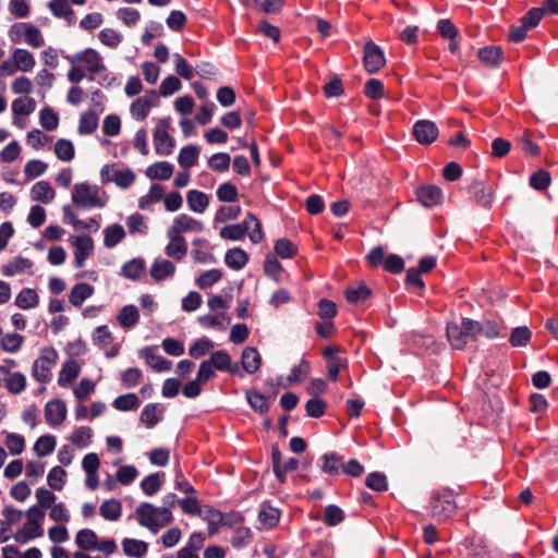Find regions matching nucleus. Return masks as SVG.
<instances>
[{
	"instance_id": "nucleus-1",
	"label": "nucleus",
	"mask_w": 558,
	"mask_h": 558,
	"mask_svg": "<svg viewBox=\"0 0 558 558\" xmlns=\"http://www.w3.org/2000/svg\"><path fill=\"white\" fill-rule=\"evenodd\" d=\"M65 59L70 64H80L85 70L89 81H95L99 77L98 83L105 87H111L117 84L114 74L108 71L102 56L94 48H86L74 54L66 56Z\"/></svg>"
},
{
	"instance_id": "nucleus-2",
	"label": "nucleus",
	"mask_w": 558,
	"mask_h": 558,
	"mask_svg": "<svg viewBox=\"0 0 558 558\" xmlns=\"http://www.w3.org/2000/svg\"><path fill=\"white\" fill-rule=\"evenodd\" d=\"M248 234L250 240L257 244L263 241L264 233L257 217L248 213L242 223L228 225L221 228L219 234L222 239L239 241Z\"/></svg>"
},
{
	"instance_id": "nucleus-3",
	"label": "nucleus",
	"mask_w": 558,
	"mask_h": 558,
	"mask_svg": "<svg viewBox=\"0 0 558 558\" xmlns=\"http://www.w3.org/2000/svg\"><path fill=\"white\" fill-rule=\"evenodd\" d=\"M135 513L138 517V524L154 534L172 520V512L169 508H158L149 502H142Z\"/></svg>"
},
{
	"instance_id": "nucleus-4",
	"label": "nucleus",
	"mask_w": 558,
	"mask_h": 558,
	"mask_svg": "<svg viewBox=\"0 0 558 558\" xmlns=\"http://www.w3.org/2000/svg\"><path fill=\"white\" fill-rule=\"evenodd\" d=\"M73 204L83 209L102 208L107 204L105 193L97 185L76 183L72 192Z\"/></svg>"
},
{
	"instance_id": "nucleus-5",
	"label": "nucleus",
	"mask_w": 558,
	"mask_h": 558,
	"mask_svg": "<svg viewBox=\"0 0 558 558\" xmlns=\"http://www.w3.org/2000/svg\"><path fill=\"white\" fill-rule=\"evenodd\" d=\"M25 517L26 522L14 535L15 541L22 544L44 535L43 521L45 512L38 509V507L32 506L25 512Z\"/></svg>"
},
{
	"instance_id": "nucleus-6",
	"label": "nucleus",
	"mask_w": 558,
	"mask_h": 558,
	"mask_svg": "<svg viewBox=\"0 0 558 558\" xmlns=\"http://www.w3.org/2000/svg\"><path fill=\"white\" fill-rule=\"evenodd\" d=\"M475 320L463 318L460 324L449 323L447 325V338L453 349L462 350L470 340H476L474 330Z\"/></svg>"
},
{
	"instance_id": "nucleus-7",
	"label": "nucleus",
	"mask_w": 558,
	"mask_h": 558,
	"mask_svg": "<svg viewBox=\"0 0 558 558\" xmlns=\"http://www.w3.org/2000/svg\"><path fill=\"white\" fill-rule=\"evenodd\" d=\"M58 352L52 348H44L32 366V376L39 383L46 384L51 379V369L57 364Z\"/></svg>"
},
{
	"instance_id": "nucleus-8",
	"label": "nucleus",
	"mask_w": 558,
	"mask_h": 558,
	"mask_svg": "<svg viewBox=\"0 0 558 558\" xmlns=\"http://www.w3.org/2000/svg\"><path fill=\"white\" fill-rule=\"evenodd\" d=\"M170 124V118H162L155 128L153 141L156 154L159 156H169L173 151L174 140L169 135Z\"/></svg>"
},
{
	"instance_id": "nucleus-9",
	"label": "nucleus",
	"mask_w": 558,
	"mask_h": 558,
	"mask_svg": "<svg viewBox=\"0 0 558 558\" xmlns=\"http://www.w3.org/2000/svg\"><path fill=\"white\" fill-rule=\"evenodd\" d=\"M456 508V500L451 490L442 489L433 495L430 500V511L433 517L439 519L449 518L454 513Z\"/></svg>"
},
{
	"instance_id": "nucleus-10",
	"label": "nucleus",
	"mask_w": 558,
	"mask_h": 558,
	"mask_svg": "<svg viewBox=\"0 0 558 558\" xmlns=\"http://www.w3.org/2000/svg\"><path fill=\"white\" fill-rule=\"evenodd\" d=\"M101 179L104 182H114L119 187L128 189L135 181V173L129 168H119L116 166H106L101 169Z\"/></svg>"
},
{
	"instance_id": "nucleus-11",
	"label": "nucleus",
	"mask_w": 558,
	"mask_h": 558,
	"mask_svg": "<svg viewBox=\"0 0 558 558\" xmlns=\"http://www.w3.org/2000/svg\"><path fill=\"white\" fill-rule=\"evenodd\" d=\"M69 241L74 248V266L82 268L94 251V241L89 235H72Z\"/></svg>"
},
{
	"instance_id": "nucleus-12",
	"label": "nucleus",
	"mask_w": 558,
	"mask_h": 558,
	"mask_svg": "<svg viewBox=\"0 0 558 558\" xmlns=\"http://www.w3.org/2000/svg\"><path fill=\"white\" fill-rule=\"evenodd\" d=\"M74 5H84L87 0H70ZM48 9L54 17L64 19L69 26L75 24V13L69 0H50Z\"/></svg>"
},
{
	"instance_id": "nucleus-13",
	"label": "nucleus",
	"mask_w": 558,
	"mask_h": 558,
	"mask_svg": "<svg viewBox=\"0 0 558 558\" xmlns=\"http://www.w3.org/2000/svg\"><path fill=\"white\" fill-rule=\"evenodd\" d=\"M469 193L475 203L485 208L490 209L495 199V189L486 185L483 180H474L469 186Z\"/></svg>"
},
{
	"instance_id": "nucleus-14",
	"label": "nucleus",
	"mask_w": 558,
	"mask_h": 558,
	"mask_svg": "<svg viewBox=\"0 0 558 558\" xmlns=\"http://www.w3.org/2000/svg\"><path fill=\"white\" fill-rule=\"evenodd\" d=\"M93 342L99 347L107 357H114L119 353V348L113 343V336L108 326H98L93 333Z\"/></svg>"
},
{
	"instance_id": "nucleus-15",
	"label": "nucleus",
	"mask_w": 558,
	"mask_h": 558,
	"mask_svg": "<svg viewBox=\"0 0 558 558\" xmlns=\"http://www.w3.org/2000/svg\"><path fill=\"white\" fill-rule=\"evenodd\" d=\"M363 63L368 73L379 71L386 63L383 50L372 41L366 43L364 46Z\"/></svg>"
},
{
	"instance_id": "nucleus-16",
	"label": "nucleus",
	"mask_w": 558,
	"mask_h": 558,
	"mask_svg": "<svg viewBox=\"0 0 558 558\" xmlns=\"http://www.w3.org/2000/svg\"><path fill=\"white\" fill-rule=\"evenodd\" d=\"M158 96L155 90L145 94L142 97H138L135 101L132 102L130 107V112L132 117L137 121H143L147 118L151 108L157 106Z\"/></svg>"
},
{
	"instance_id": "nucleus-17",
	"label": "nucleus",
	"mask_w": 558,
	"mask_h": 558,
	"mask_svg": "<svg viewBox=\"0 0 558 558\" xmlns=\"http://www.w3.org/2000/svg\"><path fill=\"white\" fill-rule=\"evenodd\" d=\"M413 136L422 145H428L436 141L439 134L437 125L429 120H418L413 125Z\"/></svg>"
},
{
	"instance_id": "nucleus-18",
	"label": "nucleus",
	"mask_w": 558,
	"mask_h": 558,
	"mask_svg": "<svg viewBox=\"0 0 558 558\" xmlns=\"http://www.w3.org/2000/svg\"><path fill=\"white\" fill-rule=\"evenodd\" d=\"M68 409L61 399L50 400L45 405V418L51 426H60L66 418Z\"/></svg>"
},
{
	"instance_id": "nucleus-19",
	"label": "nucleus",
	"mask_w": 558,
	"mask_h": 558,
	"mask_svg": "<svg viewBox=\"0 0 558 558\" xmlns=\"http://www.w3.org/2000/svg\"><path fill=\"white\" fill-rule=\"evenodd\" d=\"M167 238L169 243L165 248L166 255L175 260H182L187 253V244L184 236L167 229Z\"/></svg>"
},
{
	"instance_id": "nucleus-20",
	"label": "nucleus",
	"mask_w": 558,
	"mask_h": 558,
	"mask_svg": "<svg viewBox=\"0 0 558 558\" xmlns=\"http://www.w3.org/2000/svg\"><path fill=\"white\" fill-rule=\"evenodd\" d=\"M168 229L182 235L184 232H202L204 225L202 221L186 214H181L174 218L172 226H170Z\"/></svg>"
},
{
	"instance_id": "nucleus-21",
	"label": "nucleus",
	"mask_w": 558,
	"mask_h": 558,
	"mask_svg": "<svg viewBox=\"0 0 558 558\" xmlns=\"http://www.w3.org/2000/svg\"><path fill=\"white\" fill-rule=\"evenodd\" d=\"M157 347H144L140 351V355L145 359L146 363L157 372H167L172 367V363L157 353Z\"/></svg>"
},
{
	"instance_id": "nucleus-22",
	"label": "nucleus",
	"mask_w": 558,
	"mask_h": 558,
	"mask_svg": "<svg viewBox=\"0 0 558 558\" xmlns=\"http://www.w3.org/2000/svg\"><path fill=\"white\" fill-rule=\"evenodd\" d=\"M34 263L25 257L16 256L2 266L1 272L5 277H13L20 274H33Z\"/></svg>"
},
{
	"instance_id": "nucleus-23",
	"label": "nucleus",
	"mask_w": 558,
	"mask_h": 558,
	"mask_svg": "<svg viewBox=\"0 0 558 558\" xmlns=\"http://www.w3.org/2000/svg\"><path fill=\"white\" fill-rule=\"evenodd\" d=\"M174 271L175 266L172 262L165 258H158L151 264L149 274L155 281H162L172 277Z\"/></svg>"
},
{
	"instance_id": "nucleus-24",
	"label": "nucleus",
	"mask_w": 558,
	"mask_h": 558,
	"mask_svg": "<svg viewBox=\"0 0 558 558\" xmlns=\"http://www.w3.org/2000/svg\"><path fill=\"white\" fill-rule=\"evenodd\" d=\"M81 366L74 360H68L63 363L58 377V384L61 387H69L80 375Z\"/></svg>"
},
{
	"instance_id": "nucleus-25",
	"label": "nucleus",
	"mask_w": 558,
	"mask_h": 558,
	"mask_svg": "<svg viewBox=\"0 0 558 558\" xmlns=\"http://www.w3.org/2000/svg\"><path fill=\"white\" fill-rule=\"evenodd\" d=\"M12 57L15 62L17 71L27 73L32 72L36 65V60L33 53L23 48H15L12 51Z\"/></svg>"
},
{
	"instance_id": "nucleus-26",
	"label": "nucleus",
	"mask_w": 558,
	"mask_h": 558,
	"mask_svg": "<svg viewBox=\"0 0 558 558\" xmlns=\"http://www.w3.org/2000/svg\"><path fill=\"white\" fill-rule=\"evenodd\" d=\"M165 194L166 190L161 184H151L148 192L140 197L138 208L142 210L149 209L153 204L163 201Z\"/></svg>"
},
{
	"instance_id": "nucleus-27",
	"label": "nucleus",
	"mask_w": 558,
	"mask_h": 558,
	"mask_svg": "<svg viewBox=\"0 0 558 558\" xmlns=\"http://www.w3.org/2000/svg\"><path fill=\"white\" fill-rule=\"evenodd\" d=\"M93 294L94 287L86 282H78L72 287L69 293V302L73 306L80 307Z\"/></svg>"
},
{
	"instance_id": "nucleus-28",
	"label": "nucleus",
	"mask_w": 558,
	"mask_h": 558,
	"mask_svg": "<svg viewBox=\"0 0 558 558\" xmlns=\"http://www.w3.org/2000/svg\"><path fill=\"white\" fill-rule=\"evenodd\" d=\"M56 192L47 181H39L31 189V198L35 202L48 204L53 201Z\"/></svg>"
},
{
	"instance_id": "nucleus-29",
	"label": "nucleus",
	"mask_w": 558,
	"mask_h": 558,
	"mask_svg": "<svg viewBox=\"0 0 558 558\" xmlns=\"http://www.w3.org/2000/svg\"><path fill=\"white\" fill-rule=\"evenodd\" d=\"M241 363L244 371L248 374L256 373L262 364V357L258 351L253 347H247L242 351Z\"/></svg>"
},
{
	"instance_id": "nucleus-30",
	"label": "nucleus",
	"mask_w": 558,
	"mask_h": 558,
	"mask_svg": "<svg viewBox=\"0 0 558 558\" xmlns=\"http://www.w3.org/2000/svg\"><path fill=\"white\" fill-rule=\"evenodd\" d=\"M125 230L119 223H112L104 229V245L113 248L125 238Z\"/></svg>"
},
{
	"instance_id": "nucleus-31",
	"label": "nucleus",
	"mask_w": 558,
	"mask_h": 558,
	"mask_svg": "<svg viewBox=\"0 0 558 558\" xmlns=\"http://www.w3.org/2000/svg\"><path fill=\"white\" fill-rule=\"evenodd\" d=\"M417 198L425 207L436 206L441 199V190L435 185L417 189Z\"/></svg>"
},
{
	"instance_id": "nucleus-32",
	"label": "nucleus",
	"mask_w": 558,
	"mask_h": 558,
	"mask_svg": "<svg viewBox=\"0 0 558 558\" xmlns=\"http://www.w3.org/2000/svg\"><path fill=\"white\" fill-rule=\"evenodd\" d=\"M99 513L107 521H118L122 515V504L116 498L107 499L100 505Z\"/></svg>"
},
{
	"instance_id": "nucleus-33",
	"label": "nucleus",
	"mask_w": 558,
	"mask_h": 558,
	"mask_svg": "<svg viewBox=\"0 0 558 558\" xmlns=\"http://www.w3.org/2000/svg\"><path fill=\"white\" fill-rule=\"evenodd\" d=\"M145 174L150 180H168L173 174V166L168 161H158L150 165Z\"/></svg>"
},
{
	"instance_id": "nucleus-34",
	"label": "nucleus",
	"mask_w": 558,
	"mask_h": 558,
	"mask_svg": "<svg viewBox=\"0 0 558 558\" xmlns=\"http://www.w3.org/2000/svg\"><path fill=\"white\" fill-rule=\"evenodd\" d=\"M248 262V255L242 248L234 247L226 252L225 263L233 270H240L245 267Z\"/></svg>"
},
{
	"instance_id": "nucleus-35",
	"label": "nucleus",
	"mask_w": 558,
	"mask_h": 558,
	"mask_svg": "<svg viewBox=\"0 0 558 558\" xmlns=\"http://www.w3.org/2000/svg\"><path fill=\"white\" fill-rule=\"evenodd\" d=\"M163 409L160 404L149 403L144 407L140 420L146 427L151 428L161 420Z\"/></svg>"
},
{
	"instance_id": "nucleus-36",
	"label": "nucleus",
	"mask_w": 558,
	"mask_h": 558,
	"mask_svg": "<svg viewBox=\"0 0 558 558\" xmlns=\"http://www.w3.org/2000/svg\"><path fill=\"white\" fill-rule=\"evenodd\" d=\"M208 361L213 364L215 369H218V371H228L231 374H235L239 371L238 365L231 364L230 354L222 350L215 351L210 355V359Z\"/></svg>"
},
{
	"instance_id": "nucleus-37",
	"label": "nucleus",
	"mask_w": 558,
	"mask_h": 558,
	"mask_svg": "<svg viewBox=\"0 0 558 558\" xmlns=\"http://www.w3.org/2000/svg\"><path fill=\"white\" fill-rule=\"evenodd\" d=\"M478 59L487 66H498L502 61L504 52L500 47L487 46L478 51Z\"/></svg>"
},
{
	"instance_id": "nucleus-38",
	"label": "nucleus",
	"mask_w": 558,
	"mask_h": 558,
	"mask_svg": "<svg viewBox=\"0 0 558 558\" xmlns=\"http://www.w3.org/2000/svg\"><path fill=\"white\" fill-rule=\"evenodd\" d=\"M186 202H187L189 208L192 211L198 213V214L204 213L209 205L208 196L204 192H201L197 190H191L187 192Z\"/></svg>"
},
{
	"instance_id": "nucleus-39",
	"label": "nucleus",
	"mask_w": 558,
	"mask_h": 558,
	"mask_svg": "<svg viewBox=\"0 0 558 558\" xmlns=\"http://www.w3.org/2000/svg\"><path fill=\"white\" fill-rule=\"evenodd\" d=\"M140 320V312L135 305H125L117 315V322L123 328H132Z\"/></svg>"
},
{
	"instance_id": "nucleus-40",
	"label": "nucleus",
	"mask_w": 558,
	"mask_h": 558,
	"mask_svg": "<svg viewBox=\"0 0 558 558\" xmlns=\"http://www.w3.org/2000/svg\"><path fill=\"white\" fill-rule=\"evenodd\" d=\"M201 149L198 146L190 144L181 148L178 162L182 168H191L197 163Z\"/></svg>"
},
{
	"instance_id": "nucleus-41",
	"label": "nucleus",
	"mask_w": 558,
	"mask_h": 558,
	"mask_svg": "<svg viewBox=\"0 0 558 558\" xmlns=\"http://www.w3.org/2000/svg\"><path fill=\"white\" fill-rule=\"evenodd\" d=\"M15 304L22 310L34 308L39 304V296L34 289L24 288L16 295Z\"/></svg>"
},
{
	"instance_id": "nucleus-42",
	"label": "nucleus",
	"mask_w": 558,
	"mask_h": 558,
	"mask_svg": "<svg viewBox=\"0 0 558 558\" xmlns=\"http://www.w3.org/2000/svg\"><path fill=\"white\" fill-rule=\"evenodd\" d=\"M165 480L163 472H156L147 475L141 482V488L147 496L155 495L160 488Z\"/></svg>"
},
{
	"instance_id": "nucleus-43",
	"label": "nucleus",
	"mask_w": 558,
	"mask_h": 558,
	"mask_svg": "<svg viewBox=\"0 0 558 558\" xmlns=\"http://www.w3.org/2000/svg\"><path fill=\"white\" fill-rule=\"evenodd\" d=\"M98 536L92 529H82L75 535V544L82 550H95Z\"/></svg>"
},
{
	"instance_id": "nucleus-44",
	"label": "nucleus",
	"mask_w": 558,
	"mask_h": 558,
	"mask_svg": "<svg viewBox=\"0 0 558 558\" xmlns=\"http://www.w3.org/2000/svg\"><path fill=\"white\" fill-rule=\"evenodd\" d=\"M279 518L280 512L278 509L266 504L262 505L258 513V520L262 526L271 529L279 522Z\"/></svg>"
},
{
	"instance_id": "nucleus-45",
	"label": "nucleus",
	"mask_w": 558,
	"mask_h": 558,
	"mask_svg": "<svg viewBox=\"0 0 558 558\" xmlns=\"http://www.w3.org/2000/svg\"><path fill=\"white\" fill-rule=\"evenodd\" d=\"M198 323L203 327L207 328H216L218 330H225L227 326L230 324V318L225 314H216V315H203L198 317Z\"/></svg>"
},
{
	"instance_id": "nucleus-46",
	"label": "nucleus",
	"mask_w": 558,
	"mask_h": 558,
	"mask_svg": "<svg viewBox=\"0 0 558 558\" xmlns=\"http://www.w3.org/2000/svg\"><path fill=\"white\" fill-rule=\"evenodd\" d=\"M126 227L131 234L145 235L148 232L147 218L143 215L135 213L126 218Z\"/></svg>"
},
{
	"instance_id": "nucleus-47",
	"label": "nucleus",
	"mask_w": 558,
	"mask_h": 558,
	"mask_svg": "<svg viewBox=\"0 0 558 558\" xmlns=\"http://www.w3.org/2000/svg\"><path fill=\"white\" fill-rule=\"evenodd\" d=\"M123 553L129 557H141L147 553L148 545L144 541L124 538L122 542Z\"/></svg>"
},
{
	"instance_id": "nucleus-48",
	"label": "nucleus",
	"mask_w": 558,
	"mask_h": 558,
	"mask_svg": "<svg viewBox=\"0 0 558 558\" xmlns=\"http://www.w3.org/2000/svg\"><path fill=\"white\" fill-rule=\"evenodd\" d=\"M13 116H29L36 109V101L32 97L16 98L12 101Z\"/></svg>"
},
{
	"instance_id": "nucleus-49",
	"label": "nucleus",
	"mask_w": 558,
	"mask_h": 558,
	"mask_svg": "<svg viewBox=\"0 0 558 558\" xmlns=\"http://www.w3.org/2000/svg\"><path fill=\"white\" fill-rule=\"evenodd\" d=\"M99 41L110 48L117 49L123 40V36L121 33L113 28H102L98 34Z\"/></svg>"
},
{
	"instance_id": "nucleus-50",
	"label": "nucleus",
	"mask_w": 558,
	"mask_h": 558,
	"mask_svg": "<svg viewBox=\"0 0 558 558\" xmlns=\"http://www.w3.org/2000/svg\"><path fill=\"white\" fill-rule=\"evenodd\" d=\"M5 388L12 395H20L26 388V377L21 372H13L5 378Z\"/></svg>"
},
{
	"instance_id": "nucleus-51",
	"label": "nucleus",
	"mask_w": 558,
	"mask_h": 558,
	"mask_svg": "<svg viewBox=\"0 0 558 558\" xmlns=\"http://www.w3.org/2000/svg\"><path fill=\"white\" fill-rule=\"evenodd\" d=\"M343 466V458L336 452H329L323 457L322 469L325 473L337 475Z\"/></svg>"
},
{
	"instance_id": "nucleus-52",
	"label": "nucleus",
	"mask_w": 558,
	"mask_h": 558,
	"mask_svg": "<svg viewBox=\"0 0 558 558\" xmlns=\"http://www.w3.org/2000/svg\"><path fill=\"white\" fill-rule=\"evenodd\" d=\"M92 437V428L87 426H81L71 434L69 440L77 448H86L90 444Z\"/></svg>"
},
{
	"instance_id": "nucleus-53",
	"label": "nucleus",
	"mask_w": 558,
	"mask_h": 558,
	"mask_svg": "<svg viewBox=\"0 0 558 558\" xmlns=\"http://www.w3.org/2000/svg\"><path fill=\"white\" fill-rule=\"evenodd\" d=\"M476 328L474 330L475 339L484 337L487 339H495L500 333V327L498 324L487 320L484 324H480L475 320Z\"/></svg>"
},
{
	"instance_id": "nucleus-54",
	"label": "nucleus",
	"mask_w": 558,
	"mask_h": 558,
	"mask_svg": "<svg viewBox=\"0 0 558 558\" xmlns=\"http://www.w3.org/2000/svg\"><path fill=\"white\" fill-rule=\"evenodd\" d=\"M140 404L141 401L135 393L121 395L113 400V407L118 411L136 410L140 407Z\"/></svg>"
},
{
	"instance_id": "nucleus-55",
	"label": "nucleus",
	"mask_w": 558,
	"mask_h": 558,
	"mask_svg": "<svg viewBox=\"0 0 558 558\" xmlns=\"http://www.w3.org/2000/svg\"><path fill=\"white\" fill-rule=\"evenodd\" d=\"M98 126V117L93 111H86L81 114L78 123V133L82 135L92 134Z\"/></svg>"
},
{
	"instance_id": "nucleus-56",
	"label": "nucleus",
	"mask_w": 558,
	"mask_h": 558,
	"mask_svg": "<svg viewBox=\"0 0 558 558\" xmlns=\"http://www.w3.org/2000/svg\"><path fill=\"white\" fill-rule=\"evenodd\" d=\"M371 295V290L364 284L349 287L345 291V299L349 303L357 304Z\"/></svg>"
},
{
	"instance_id": "nucleus-57",
	"label": "nucleus",
	"mask_w": 558,
	"mask_h": 558,
	"mask_svg": "<svg viewBox=\"0 0 558 558\" xmlns=\"http://www.w3.org/2000/svg\"><path fill=\"white\" fill-rule=\"evenodd\" d=\"M246 399L250 405L259 413H266L269 410L270 399L257 391L248 390Z\"/></svg>"
},
{
	"instance_id": "nucleus-58",
	"label": "nucleus",
	"mask_w": 558,
	"mask_h": 558,
	"mask_svg": "<svg viewBox=\"0 0 558 558\" xmlns=\"http://www.w3.org/2000/svg\"><path fill=\"white\" fill-rule=\"evenodd\" d=\"M56 448V438L51 435L40 436L34 444V451L38 457H46L53 452Z\"/></svg>"
},
{
	"instance_id": "nucleus-59",
	"label": "nucleus",
	"mask_w": 558,
	"mask_h": 558,
	"mask_svg": "<svg viewBox=\"0 0 558 558\" xmlns=\"http://www.w3.org/2000/svg\"><path fill=\"white\" fill-rule=\"evenodd\" d=\"M49 518L56 523L68 524L71 520V514L64 502H56L50 508Z\"/></svg>"
},
{
	"instance_id": "nucleus-60",
	"label": "nucleus",
	"mask_w": 558,
	"mask_h": 558,
	"mask_svg": "<svg viewBox=\"0 0 558 558\" xmlns=\"http://www.w3.org/2000/svg\"><path fill=\"white\" fill-rule=\"evenodd\" d=\"M264 271L268 277L272 278L275 281H281L283 268L276 256L268 255L266 257L264 263Z\"/></svg>"
},
{
	"instance_id": "nucleus-61",
	"label": "nucleus",
	"mask_w": 558,
	"mask_h": 558,
	"mask_svg": "<svg viewBox=\"0 0 558 558\" xmlns=\"http://www.w3.org/2000/svg\"><path fill=\"white\" fill-rule=\"evenodd\" d=\"M4 444L13 456H19L24 451L25 438L16 433H7Z\"/></svg>"
},
{
	"instance_id": "nucleus-62",
	"label": "nucleus",
	"mask_w": 558,
	"mask_h": 558,
	"mask_svg": "<svg viewBox=\"0 0 558 558\" xmlns=\"http://www.w3.org/2000/svg\"><path fill=\"white\" fill-rule=\"evenodd\" d=\"M24 41L29 47L35 48V49L43 47L45 44V39H44L41 31L38 27H36L29 23H27V26H26Z\"/></svg>"
},
{
	"instance_id": "nucleus-63",
	"label": "nucleus",
	"mask_w": 558,
	"mask_h": 558,
	"mask_svg": "<svg viewBox=\"0 0 558 558\" xmlns=\"http://www.w3.org/2000/svg\"><path fill=\"white\" fill-rule=\"evenodd\" d=\"M54 153L62 161H71L74 158V145L71 141L61 138L54 145Z\"/></svg>"
},
{
	"instance_id": "nucleus-64",
	"label": "nucleus",
	"mask_w": 558,
	"mask_h": 558,
	"mask_svg": "<svg viewBox=\"0 0 558 558\" xmlns=\"http://www.w3.org/2000/svg\"><path fill=\"white\" fill-rule=\"evenodd\" d=\"M39 121L46 131H53L59 125V117L50 107H45L40 110Z\"/></svg>"
}]
</instances>
